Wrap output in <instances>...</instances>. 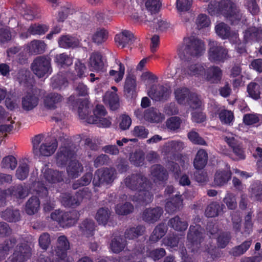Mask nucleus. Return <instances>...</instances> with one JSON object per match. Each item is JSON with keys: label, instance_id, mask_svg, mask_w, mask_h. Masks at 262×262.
<instances>
[{"label": "nucleus", "instance_id": "nucleus-1", "mask_svg": "<svg viewBox=\"0 0 262 262\" xmlns=\"http://www.w3.org/2000/svg\"><path fill=\"white\" fill-rule=\"evenodd\" d=\"M125 186L129 189L140 192L138 195H134L132 200L142 205L151 203L153 194L151 192V184L148 179L141 173H132L127 176L123 180Z\"/></svg>", "mask_w": 262, "mask_h": 262}, {"label": "nucleus", "instance_id": "nucleus-2", "mask_svg": "<svg viewBox=\"0 0 262 262\" xmlns=\"http://www.w3.org/2000/svg\"><path fill=\"white\" fill-rule=\"evenodd\" d=\"M32 152L36 158L49 157L54 154L58 147V141L55 137H45L43 134L35 135L32 138Z\"/></svg>", "mask_w": 262, "mask_h": 262}, {"label": "nucleus", "instance_id": "nucleus-3", "mask_svg": "<svg viewBox=\"0 0 262 262\" xmlns=\"http://www.w3.org/2000/svg\"><path fill=\"white\" fill-rule=\"evenodd\" d=\"M204 51V45L198 38L190 36L185 37L183 42L178 48L179 57L182 59H189L201 56Z\"/></svg>", "mask_w": 262, "mask_h": 262}, {"label": "nucleus", "instance_id": "nucleus-4", "mask_svg": "<svg viewBox=\"0 0 262 262\" xmlns=\"http://www.w3.org/2000/svg\"><path fill=\"white\" fill-rule=\"evenodd\" d=\"M217 11L232 25L238 24L242 17L239 9L230 0H221L218 4Z\"/></svg>", "mask_w": 262, "mask_h": 262}, {"label": "nucleus", "instance_id": "nucleus-5", "mask_svg": "<svg viewBox=\"0 0 262 262\" xmlns=\"http://www.w3.org/2000/svg\"><path fill=\"white\" fill-rule=\"evenodd\" d=\"M183 74L190 76L201 77L207 81L213 78V66L206 64L188 62L183 68Z\"/></svg>", "mask_w": 262, "mask_h": 262}, {"label": "nucleus", "instance_id": "nucleus-6", "mask_svg": "<svg viewBox=\"0 0 262 262\" xmlns=\"http://www.w3.org/2000/svg\"><path fill=\"white\" fill-rule=\"evenodd\" d=\"M117 178V171L113 167H104L96 170L94 173L93 184L100 187L112 184Z\"/></svg>", "mask_w": 262, "mask_h": 262}, {"label": "nucleus", "instance_id": "nucleus-7", "mask_svg": "<svg viewBox=\"0 0 262 262\" xmlns=\"http://www.w3.org/2000/svg\"><path fill=\"white\" fill-rule=\"evenodd\" d=\"M51 59L46 55L36 57L31 64L33 73L39 78L48 76L52 72Z\"/></svg>", "mask_w": 262, "mask_h": 262}, {"label": "nucleus", "instance_id": "nucleus-8", "mask_svg": "<svg viewBox=\"0 0 262 262\" xmlns=\"http://www.w3.org/2000/svg\"><path fill=\"white\" fill-rule=\"evenodd\" d=\"M31 188L36 192L38 197L43 200V208L46 211H50L54 209V201L48 196V191L46 187H44L38 182H34L32 184Z\"/></svg>", "mask_w": 262, "mask_h": 262}, {"label": "nucleus", "instance_id": "nucleus-9", "mask_svg": "<svg viewBox=\"0 0 262 262\" xmlns=\"http://www.w3.org/2000/svg\"><path fill=\"white\" fill-rule=\"evenodd\" d=\"M31 255V249L26 244H23L16 247L13 254L6 262H25Z\"/></svg>", "mask_w": 262, "mask_h": 262}, {"label": "nucleus", "instance_id": "nucleus-10", "mask_svg": "<svg viewBox=\"0 0 262 262\" xmlns=\"http://www.w3.org/2000/svg\"><path fill=\"white\" fill-rule=\"evenodd\" d=\"M63 173L57 170L46 168L40 175L41 181H38L44 186L45 184H55L63 181Z\"/></svg>", "mask_w": 262, "mask_h": 262}, {"label": "nucleus", "instance_id": "nucleus-11", "mask_svg": "<svg viewBox=\"0 0 262 262\" xmlns=\"http://www.w3.org/2000/svg\"><path fill=\"white\" fill-rule=\"evenodd\" d=\"M70 249V244L64 235L60 236L58 238L56 262H71L67 257V251Z\"/></svg>", "mask_w": 262, "mask_h": 262}, {"label": "nucleus", "instance_id": "nucleus-12", "mask_svg": "<svg viewBox=\"0 0 262 262\" xmlns=\"http://www.w3.org/2000/svg\"><path fill=\"white\" fill-rule=\"evenodd\" d=\"M74 14H75L78 17L81 16V14L77 12L70 3L66 2L60 6L56 16V19L58 23H63L69 16Z\"/></svg>", "mask_w": 262, "mask_h": 262}, {"label": "nucleus", "instance_id": "nucleus-13", "mask_svg": "<svg viewBox=\"0 0 262 262\" xmlns=\"http://www.w3.org/2000/svg\"><path fill=\"white\" fill-rule=\"evenodd\" d=\"M163 213V208L160 207L148 208L143 211L142 219L144 222L154 224L159 220Z\"/></svg>", "mask_w": 262, "mask_h": 262}, {"label": "nucleus", "instance_id": "nucleus-14", "mask_svg": "<svg viewBox=\"0 0 262 262\" xmlns=\"http://www.w3.org/2000/svg\"><path fill=\"white\" fill-rule=\"evenodd\" d=\"M75 154L71 146H61L56 155L57 164L59 166L65 165Z\"/></svg>", "mask_w": 262, "mask_h": 262}, {"label": "nucleus", "instance_id": "nucleus-15", "mask_svg": "<svg viewBox=\"0 0 262 262\" xmlns=\"http://www.w3.org/2000/svg\"><path fill=\"white\" fill-rule=\"evenodd\" d=\"M203 230L199 225H191L187 233L188 242L196 247L202 241Z\"/></svg>", "mask_w": 262, "mask_h": 262}, {"label": "nucleus", "instance_id": "nucleus-16", "mask_svg": "<svg viewBox=\"0 0 262 262\" xmlns=\"http://www.w3.org/2000/svg\"><path fill=\"white\" fill-rule=\"evenodd\" d=\"M148 96L155 101L166 100L169 97V90L161 85L152 86L148 93Z\"/></svg>", "mask_w": 262, "mask_h": 262}, {"label": "nucleus", "instance_id": "nucleus-17", "mask_svg": "<svg viewBox=\"0 0 262 262\" xmlns=\"http://www.w3.org/2000/svg\"><path fill=\"white\" fill-rule=\"evenodd\" d=\"M183 201L180 193H176L166 203L165 206L166 211L169 214H172L181 210L183 207Z\"/></svg>", "mask_w": 262, "mask_h": 262}, {"label": "nucleus", "instance_id": "nucleus-18", "mask_svg": "<svg viewBox=\"0 0 262 262\" xmlns=\"http://www.w3.org/2000/svg\"><path fill=\"white\" fill-rule=\"evenodd\" d=\"M63 100V97L57 93H50L44 98L45 106L49 110H54L60 105Z\"/></svg>", "mask_w": 262, "mask_h": 262}, {"label": "nucleus", "instance_id": "nucleus-19", "mask_svg": "<svg viewBox=\"0 0 262 262\" xmlns=\"http://www.w3.org/2000/svg\"><path fill=\"white\" fill-rule=\"evenodd\" d=\"M184 144L180 141L172 140L165 143L161 148L162 153L165 155H175L182 151Z\"/></svg>", "mask_w": 262, "mask_h": 262}, {"label": "nucleus", "instance_id": "nucleus-20", "mask_svg": "<svg viewBox=\"0 0 262 262\" xmlns=\"http://www.w3.org/2000/svg\"><path fill=\"white\" fill-rule=\"evenodd\" d=\"M115 40L118 46L123 48L131 45L135 41V37L131 32L125 30L116 35Z\"/></svg>", "mask_w": 262, "mask_h": 262}, {"label": "nucleus", "instance_id": "nucleus-21", "mask_svg": "<svg viewBox=\"0 0 262 262\" xmlns=\"http://www.w3.org/2000/svg\"><path fill=\"white\" fill-rule=\"evenodd\" d=\"M244 39L246 42H248L251 41L256 42L261 41V27H253L248 28L244 32Z\"/></svg>", "mask_w": 262, "mask_h": 262}, {"label": "nucleus", "instance_id": "nucleus-22", "mask_svg": "<svg viewBox=\"0 0 262 262\" xmlns=\"http://www.w3.org/2000/svg\"><path fill=\"white\" fill-rule=\"evenodd\" d=\"M47 45L41 40L34 39L27 45L28 52L32 55H37L43 53L46 49Z\"/></svg>", "mask_w": 262, "mask_h": 262}, {"label": "nucleus", "instance_id": "nucleus-23", "mask_svg": "<svg viewBox=\"0 0 262 262\" xmlns=\"http://www.w3.org/2000/svg\"><path fill=\"white\" fill-rule=\"evenodd\" d=\"M38 101L39 99L36 96L28 93L22 98V108L26 111H31L37 106Z\"/></svg>", "mask_w": 262, "mask_h": 262}, {"label": "nucleus", "instance_id": "nucleus-24", "mask_svg": "<svg viewBox=\"0 0 262 262\" xmlns=\"http://www.w3.org/2000/svg\"><path fill=\"white\" fill-rule=\"evenodd\" d=\"M60 225L63 227L71 226L74 225L79 219V214L76 210L70 212L62 211Z\"/></svg>", "mask_w": 262, "mask_h": 262}, {"label": "nucleus", "instance_id": "nucleus-25", "mask_svg": "<svg viewBox=\"0 0 262 262\" xmlns=\"http://www.w3.org/2000/svg\"><path fill=\"white\" fill-rule=\"evenodd\" d=\"M1 217L9 222H16L20 220L19 210L13 207H8L0 213Z\"/></svg>", "mask_w": 262, "mask_h": 262}, {"label": "nucleus", "instance_id": "nucleus-26", "mask_svg": "<svg viewBox=\"0 0 262 262\" xmlns=\"http://www.w3.org/2000/svg\"><path fill=\"white\" fill-rule=\"evenodd\" d=\"M48 27L45 25L33 24L28 29L27 32L21 33L20 36L23 38H27L30 35L44 34L48 30Z\"/></svg>", "mask_w": 262, "mask_h": 262}, {"label": "nucleus", "instance_id": "nucleus-27", "mask_svg": "<svg viewBox=\"0 0 262 262\" xmlns=\"http://www.w3.org/2000/svg\"><path fill=\"white\" fill-rule=\"evenodd\" d=\"M151 174L156 182L166 181L168 173L165 169L160 165H154L151 168Z\"/></svg>", "mask_w": 262, "mask_h": 262}, {"label": "nucleus", "instance_id": "nucleus-28", "mask_svg": "<svg viewBox=\"0 0 262 262\" xmlns=\"http://www.w3.org/2000/svg\"><path fill=\"white\" fill-rule=\"evenodd\" d=\"M127 245V241L121 236L113 237L110 244V248L114 253H119L124 250Z\"/></svg>", "mask_w": 262, "mask_h": 262}, {"label": "nucleus", "instance_id": "nucleus-29", "mask_svg": "<svg viewBox=\"0 0 262 262\" xmlns=\"http://www.w3.org/2000/svg\"><path fill=\"white\" fill-rule=\"evenodd\" d=\"M103 100L105 104L109 105L112 110H116L119 107V99L115 92H106L103 96Z\"/></svg>", "mask_w": 262, "mask_h": 262}, {"label": "nucleus", "instance_id": "nucleus-30", "mask_svg": "<svg viewBox=\"0 0 262 262\" xmlns=\"http://www.w3.org/2000/svg\"><path fill=\"white\" fill-rule=\"evenodd\" d=\"M230 57L227 48L223 46H214V62L224 63Z\"/></svg>", "mask_w": 262, "mask_h": 262}, {"label": "nucleus", "instance_id": "nucleus-31", "mask_svg": "<svg viewBox=\"0 0 262 262\" xmlns=\"http://www.w3.org/2000/svg\"><path fill=\"white\" fill-rule=\"evenodd\" d=\"M95 223L92 219H86L79 225L82 234L86 237L92 236L95 229Z\"/></svg>", "mask_w": 262, "mask_h": 262}, {"label": "nucleus", "instance_id": "nucleus-32", "mask_svg": "<svg viewBox=\"0 0 262 262\" xmlns=\"http://www.w3.org/2000/svg\"><path fill=\"white\" fill-rule=\"evenodd\" d=\"M102 55L99 52L92 53L89 58V66L96 71H101L104 66Z\"/></svg>", "mask_w": 262, "mask_h": 262}, {"label": "nucleus", "instance_id": "nucleus-33", "mask_svg": "<svg viewBox=\"0 0 262 262\" xmlns=\"http://www.w3.org/2000/svg\"><path fill=\"white\" fill-rule=\"evenodd\" d=\"M207 161V153L204 149H200L198 151L193 161L194 167L196 169H202L206 166Z\"/></svg>", "mask_w": 262, "mask_h": 262}, {"label": "nucleus", "instance_id": "nucleus-34", "mask_svg": "<svg viewBox=\"0 0 262 262\" xmlns=\"http://www.w3.org/2000/svg\"><path fill=\"white\" fill-rule=\"evenodd\" d=\"M136 80L134 76H128L125 80L124 91L127 97L133 98L136 95Z\"/></svg>", "mask_w": 262, "mask_h": 262}, {"label": "nucleus", "instance_id": "nucleus-35", "mask_svg": "<svg viewBox=\"0 0 262 262\" xmlns=\"http://www.w3.org/2000/svg\"><path fill=\"white\" fill-rule=\"evenodd\" d=\"M79 43V40L76 38L69 35L61 36L58 39L59 47L66 49L76 47Z\"/></svg>", "mask_w": 262, "mask_h": 262}, {"label": "nucleus", "instance_id": "nucleus-36", "mask_svg": "<svg viewBox=\"0 0 262 262\" xmlns=\"http://www.w3.org/2000/svg\"><path fill=\"white\" fill-rule=\"evenodd\" d=\"M230 171H217L214 176V185L223 186L226 184L231 178Z\"/></svg>", "mask_w": 262, "mask_h": 262}, {"label": "nucleus", "instance_id": "nucleus-37", "mask_svg": "<svg viewBox=\"0 0 262 262\" xmlns=\"http://www.w3.org/2000/svg\"><path fill=\"white\" fill-rule=\"evenodd\" d=\"M144 118L150 122L158 123L162 122L164 119V116L158 110L150 108L146 111Z\"/></svg>", "mask_w": 262, "mask_h": 262}, {"label": "nucleus", "instance_id": "nucleus-38", "mask_svg": "<svg viewBox=\"0 0 262 262\" xmlns=\"http://www.w3.org/2000/svg\"><path fill=\"white\" fill-rule=\"evenodd\" d=\"M168 225L176 231H183L187 228L188 224L187 222L182 220L177 215L168 221Z\"/></svg>", "mask_w": 262, "mask_h": 262}, {"label": "nucleus", "instance_id": "nucleus-39", "mask_svg": "<svg viewBox=\"0 0 262 262\" xmlns=\"http://www.w3.org/2000/svg\"><path fill=\"white\" fill-rule=\"evenodd\" d=\"M40 201L36 196L30 198L26 204V212L29 215H33L36 213L40 207Z\"/></svg>", "mask_w": 262, "mask_h": 262}, {"label": "nucleus", "instance_id": "nucleus-40", "mask_svg": "<svg viewBox=\"0 0 262 262\" xmlns=\"http://www.w3.org/2000/svg\"><path fill=\"white\" fill-rule=\"evenodd\" d=\"M143 226H137L127 229L124 232L125 239H134L143 234L145 231Z\"/></svg>", "mask_w": 262, "mask_h": 262}, {"label": "nucleus", "instance_id": "nucleus-41", "mask_svg": "<svg viewBox=\"0 0 262 262\" xmlns=\"http://www.w3.org/2000/svg\"><path fill=\"white\" fill-rule=\"evenodd\" d=\"M83 170V167L77 160H72L67 168L68 176L72 178L78 177Z\"/></svg>", "mask_w": 262, "mask_h": 262}, {"label": "nucleus", "instance_id": "nucleus-42", "mask_svg": "<svg viewBox=\"0 0 262 262\" xmlns=\"http://www.w3.org/2000/svg\"><path fill=\"white\" fill-rule=\"evenodd\" d=\"M251 240H247L238 246L233 247L229 252L230 255L234 257L240 256L244 254L250 248Z\"/></svg>", "mask_w": 262, "mask_h": 262}, {"label": "nucleus", "instance_id": "nucleus-43", "mask_svg": "<svg viewBox=\"0 0 262 262\" xmlns=\"http://www.w3.org/2000/svg\"><path fill=\"white\" fill-rule=\"evenodd\" d=\"M167 232V228L165 225L161 223L158 225L154 229L149 237L150 241L156 243L164 236Z\"/></svg>", "mask_w": 262, "mask_h": 262}, {"label": "nucleus", "instance_id": "nucleus-44", "mask_svg": "<svg viewBox=\"0 0 262 262\" xmlns=\"http://www.w3.org/2000/svg\"><path fill=\"white\" fill-rule=\"evenodd\" d=\"M191 93L187 88H178L174 91L176 99L179 104H185Z\"/></svg>", "mask_w": 262, "mask_h": 262}, {"label": "nucleus", "instance_id": "nucleus-45", "mask_svg": "<svg viewBox=\"0 0 262 262\" xmlns=\"http://www.w3.org/2000/svg\"><path fill=\"white\" fill-rule=\"evenodd\" d=\"M61 202L65 207L72 208H75L80 204L75 194L72 196L69 193H64L61 195Z\"/></svg>", "mask_w": 262, "mask_h": 262}, {"label": "nucleus", "instance_id": "nucleus-46", "mask_svg": "<svg viewBox=\"0 0 262 262\" xmlns=\"http://www.w3.org/2000/svg\"><path fill=\"white\" fill-rule=\"evenodd\" d=\"M16 242V239L14 237H11L9 240L0 244V260L6 257L8 251L14 247Z\"/></svg>", "mask_w": 262, "mask_h": 262}, {"label": "nucleus", "instance_id": "nucleus-47", "mask_svg": "<svg viewBox=\"0 0 262 262\" xmlns=\"http://www.w3.org/2000/svg\"><path fill=\"white\" fill-rule=\"evenodd\" d=\"M7 190L8 194L17 199L25 198L28 194L26 188L23 187L21 185L11 187Z\"/></svg>", "mask_w": 262, "mask_h": 262}, {"label": "nucleus", "instance_id": "nucleus-48", "mask_svg": "<svg viewBox=\"0 0 262 262\" xmlns=\"http://www.w3.org/2000/svg\"><path fill=\"white\" fill-rule=\"evenodd\" d=\"M108 38V32L103 28H99L94 33L92 39L97 45H101Z\"/></svg>", "mask_w": 262, "mask_h": 262}, {"label": "nucleus", "instance_id": "nucleus-49", "mask_svg": "<svg viewBox=\"0 0 262 262\" xmlns=\"http://www.w3.org/2000/svg\"><path fill=\"white\" fill-rule=\"evenodd\" d=\"M260 85L254 82H250L247 87V91L249 97L254 100H258L260 98Z\"/></svg>", "mask_w": 262, "mask_h": 262}, {"label": "nucleus", "instance_id": "nucleus-50", "mask_svg": "<svg viewBox=\"0 0 262 262\" xmlns=\"http://www.w3.org/2000/svg\"><path fill=\"white\" fill-rule=\"evenodd\" d=\"M111 215V211L107 208H101L97 211L95 218L99 223L105 225Z\"/></svg>", "mask_w": 262, "mask_h": 262}, {"label": "nucleus", "instance_id": "nucleus-51", "mask_svg": "<svg viewBox=\"0 0 262 262\" xmlns=\"http://www.w3.org/2000/svg\"><path fill=\"white\" fill-rule=\"evenodd\" d=\"M194 23L195 28L200 30L208 27L211 24V20L207 15L201 13L196 17Z\"/></svg>", "mask_w": 262, "mask_h": 262}, {"label": "nucleus", "instance_id": "nucleus-52", "mask_svg": "<svg viewBox=\"0 0 262 262\" xmlns=\"http://www.w3.org/2000/svg\"><path fill=\"white\" fill-rule=\"evenodd\" d=\"M216 33L223 39L229 38L230 36V27L222 22L215 27Z\"/></svg>", "mask_w": 262, "mask_h": 262}, {"label": "nucleus", "instance_id": "nucleus-53", "mask_svg": "<svg viewBox=\"0 0 262 262\" xmlns=\"http://www.w3.org/2000/svg\"><path fill=\"white\" fill-rule=\"evenodd\" d=\"M165 123L169 130L177 132L180 128L182 120L177 116L171 117L167 119Z\"/></svg>", "mask_w": 262, "mask_h": 262}, {"label": "nucleus", "instance_id": "nucleus-54", "mask_svg": "<svg viewBox=\"0 0 262 262\" xmlns=\"http://www.w3.org/2000/svg\"><path fill=\"white\" fill-rule=\"evenodd\" d=\"M55 62L61 67H68L73 63V58L66 53H61L56 55Z\"/></svg>", "mask_w": 262, "mask_h": 262}, {"label": "nucleus", "instance_id": "nucleus-55", "mask_svg": "<svg viewBox=\"0 0 262 262\" xmlns=\"http://www.w3.org/2000/svg\"><path fill=\"white\" fill-rule=\"evenodd\" d=\"M250 193L252 198L257 201L262 200V184L257 181L253 183L250 187Z\"/></svg>", "mask_w": 262, "mask_h": 262}, {"label": "nucleus", "instance_id": "nucleus-56", "mask_svg": "<svg viewBox=\"0 0 262 262\" xmlns=\"http://www.w3.org/2000/svg\"><path fill=\"white\" fill-rule=\"evenodd\" d=\"M145 159L144 153L143 151L136 150L130 155L129 160L132 163L136 166H140L143 164Z\"/></svg>", "mask_w": 262, "mask_h": 262}, {"label": "nucleus", "instance_id": "nucleus-57", "mask_svg": "<svg viewBox=\"0 0 262 262\" xmlns=\"http://www.w3.org/2000/svg\"><path fill=\"white\" fill-rule=\"evenodd\" d=\"M134 206L129 202H126L124 204H117L115 207V211L119 215H125L132 213L134 210Z\"/></svg>", "mask_w": 262, "mask_h": 262}, {"label": "nucleus", "instance_id": "nucleus-58", "mask_svg": "<svg viewBox=\"0 0 262 262\" xmlns=\"http://www.w3.org/2000/svg\"><path fill=\"white\" fill-rule=\"evenodd\" d=\"M219 117L223 124L230 125L234 119L233 113L231 111L222 110L219 113Z\"/></svg>", "mask_w": 262, "mask_h": 262}, {"label": "nucleus", "instance_id": "nucleus-59", "mask_svg": "<svg viewBox=\"0 0 262 262\" xmlns=\"http://www.w3.org/2000/svg\"><path fill=\"white\" fill-rule=\"evenodd\" d=\"M146 10L151 14L158 13L161 7L160 0H147L145 4Z\"/></svg>", "mask_w": 262, "mask_h": 262}, {"label": "nucleus", "instance_id": "nucleus-60", "mask_svg": "<svg viewBox=\"0 0 262 262\" xmlns=\"http://www.w3.org/2000/svg\"><path fill=\"white\" fill-rule=\"evenodd\" d=\"M68 82L66 78L60 75L53 77L51 80V86L54 89H61L68 85Z\"/></svg>", "mask_w": 262, "mask_h": 262}, {"label": "nucleus", "instance_id": "nucleus-61", "mask_svg": "<svg viewBox=\"0 0 262 262\" xmlns=\"http://www.w3.org/2000/svg\"><path fill=\"white\" fill-rule=\"evenodd\" d=\"M17 164V161L16 158L13 156H8L4 157L1 162L2 168L14 169Z\"/></svg>", "mask_w": 262, "mask_h": 262}, {"label": "nucleus", "instance_id": "nucleus-62", "mask_svg": "<svg viewBox=\"0 0 262 262\" xmlns=\"http://www.w3.org/2000/svg\"><path fill=\"white\" fill-rule=\"evenodd\" d=\"M192 3L193 0H177L176 9L179 13L187 12L190 10Z\"/></svg>", "mask_w": 262, "mask_h": 262}, {"label": "nucleus", "instance_id": "nucleus-63", "mask_svg": "<svg viewBox=\"0 0 262 262\" xmlns=\"http://www.w3.org/2000/svg\"><path fill=\"white\" fill-rule=\"evenodd\" d=\"M87 122L90 124H96L99 127H107L111 124L110 118L101 117L98 119H95L94 117H89Z\"/></svg>", "mask_w": 262, "mask_h": 262}, {"label": "nucleus", "instance_id": "nucleus-64", "mask_svg": "<svg viewBox=\"0 0 262 262\" xmlns=\"http://www.w3.org/2000/svg\"><path fill=\"white\" fill-rule=\"evenodd\" d=\"M29 171V165L24 163L21 164L16 171V177L20 180H25L28 176Z\"/></svg>", "mask_w": 262, "mask_h": 262}]
</instances>
